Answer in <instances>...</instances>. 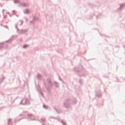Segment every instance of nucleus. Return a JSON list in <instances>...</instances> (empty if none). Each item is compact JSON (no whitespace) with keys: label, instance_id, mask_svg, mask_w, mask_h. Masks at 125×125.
Returning a JSON list of instances; mask_svg holds the SVG:
<instances>
[{"label":"nucleus","instance_id":"obj_1","mask_svg":"<svg viewBox=\"0 0 125 125\" xmlns=\"http://www.w3.org/2000/svg\"><path fill=\"white\" fill-rule=\"evenodd\" d=\"M8 123L9 125H11V118H9L8 119Z\"/></svg>","mask_w":125,"mask_h":125},{"label":"nucleus","instance_id":"obj_2","mask_svg":"<svg viewBox=\"0 0 125 125\" xmlns=\"http://www.w3.org/2000/svg\"><path fill=\"white\" fill-rule=\"evenodd\" d=\"M20 118L19 119H17L16 118H15L14 119V122L16 123L18 122L21 119L23 118Z\"/></svg>","mask_w":125,"mask_h":125},{"label":"nucleus","instance_id":"obj_3","mask_svg":"<svg viewBox=\"0 0 125 125\" xmlns=\"http://www.w3.org/2000/svg\"><path fill=\"white\" fill-rule=\"evenodd\" d=\"M27 119L29 120L32 121L36 120H38V119H36L34 118H27Z\"/></svg>","mask_w":125,"mask_h":125},{"label":"nucleus","instance_id":"obj_4","mask_svg":"<svg viewBox=\"0 0 125 125\" xmlns=\"http://www.w3.org/2000/svg\"><path fill=\"white\" fill-rule=\"evenodd\" d=\"M61 122L63 125H66L65 122L63 121V120H61Z\"/></svg>","mask_w":125,"mask_h":125},{"label":"nucleus","instance_id":"obj_5","mask_svg":"<svg viewBox=\"0 0 125 125\" xmlns=\"http://www.w3.org/2000/svg\"><path fill=\"white\" fill-rule=\"evenodd\" d=\"M41 120L43 122H44L45 120V119L44 118H42L41 119Z\"/></svg>","mask_w":125,"mask_h":125},{"label":"nucleus","instance_id":"obj_6","mask_svg":"<svg viewBox=\"0 0 125 125\" xmlns=\"http://www.w3.org/2000/svg\"><path fill=\"white\" fill-rule=\"evenodd\" d=\"M28 47V45H24L23 46V47L24 48H25L26 47Z\"/></svg>","mask_w":125,"mask_h":125},{"label":"nucleus","instance_id":"obj_7","mask_svg":"<svg viewBox=\"0 0 125 125\" xmlns=\"http://www.w3.org/2000/svg\"><path fill=\"white\" fill-rule=\"evenodd\" d=\"M19 2V1L18 0H15L14 1V2L16 3L18 2Z\"/></svg>","mask_w":125,"mask_h":125},{"label":"nucleus","instance_id":"obj_8","mask_svg":"<svg viewBox=\"0 0 125 125\" xmlns=\"http://www.w3.org/2000/svg\"><path fill=\"white\" fill-rule=\"evenodd\" d=\"M53 118V119H58V118H54V117H53V118Z\"/></svg>","mask_w":125,"mask_h":125},{"label":"nucleus","instance_id":"obj_9","mask_svg":"<svg viewBox=\"0 0 125 125\" xmlns=\"http://www.w3.org/2000/svg\"><path fill=\"white\" fill-rule=\"evenodd\" d=\"M30 116H32V115H31Z\"/></svg>","mask_w":125,"mask_h":125},{"label":"nucleus","instance_id":"obj_10","mask_svg":"<svg viewBox=\"0 0 125 125\" xmlns=\"http://www.w3.org/2000/svg\"><path fill=\"white\" fill-rule=\"evenodd\" d=\"M42 125H45L44 124H42Z\"/></svg>","mask_w":125,"mask_h":125}]
</instances>
